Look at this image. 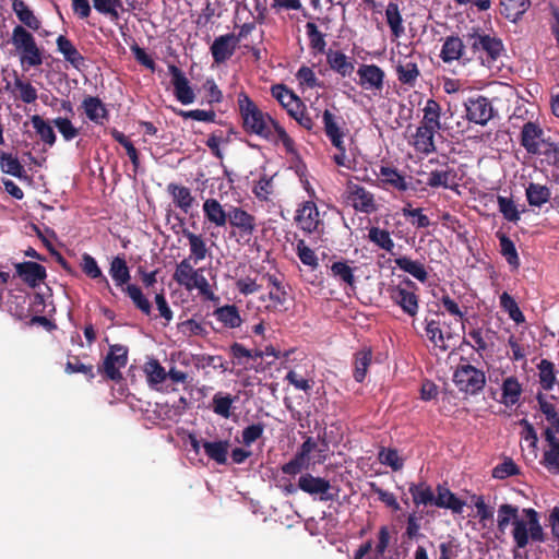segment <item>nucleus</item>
Segmentation results:
<instances>
[{"mask_svg": "<svg viewBox=\"0 0 559 559\" xmlns=\"http://www.w3.org/2000/svg\"><path fill=\"white\" fill-rule=\"evenodd\" d=\"M465 55L464 40L457 35H451L444 38L439 57L444 63H452L463 59Z\"/></svg>", "mask_w": 559, "mask_h": 559, "instance_id": "24", "label": "nucleus"}, {"mask_svg": "<svg viewBox=\"0 0 559 559\" xmlns=\"http://www.w3.org/2000/svg\"><path fill=\"white\" fill-rule=\"evenodd\" d=\"M182 235L188 239L190 247V263H199L203 261L210 253L205 238L200 234H194L187 228L182 229Z\"/></svg>", "mask_w": 559, "mask_h": 559, "instance_id": "27", "label": "nucleus"}, {"mask_svg": "<svg viewBox=\"0 0 559 559\" xmlns=\"http://www.w3.org/2000/svg\"><path fill=\"white\" fill-rule=\"evenodd\" d=\"M526 520L520 519L512 528V538L516 549H524L530 542L545 543L546 533L539 522V514L536 510L527 508L523 510Z\"/></svg>", "mask_w": 559, "mask_h": 559, "instance_id": "3", "label": "nucleus"}, {"mask_svg": "<svg viewBox=\"0 0 559 559\" xmlns=\"http://www.w3.org/2000/svg\"><path fill=\"white\" fill-rule=\"evenodd\" d=\"M519 521V507L503 503L498 509L497 527L498 531L504 533L510 523L515 527V522Z\"/></svg>", "mask_w": 559, "mask_h": 559, "instance_id": "48", "label": "nucleus"}, {"mask_svg": "<svg viewBox=\"0 0 559 559\" xmlns=\"http://www.w3.org/2000/svg\"><path fill=\"white\" fill-rule=\"evenodd\" d=\"M238 44L239 37H236L233 33L216 37L210 47L214 63L226 62L234 55Z\"/></svg>", "mask_w": 559, "mask_h": 559, "instance_id": "16", "label": "nucleus"}, {"mask_svg": "<svg viewBox=\"0 0 559 559\" xmlns=\"http://www.w3.org/2000/svg\"><path fill=\"white\" fill-rule=\"evenodd\" d=\"M340 212L335 206L325 203L317 204V236L330 234L334 225H338Z\"/></svg>", "mask_w": 559, "mask_h": 559, "instance_id": "20", "label": "nucleus"}, {"mask_svg": "<svg viewBox=\"0 0 559 559\" xmlns=\"http://www.w3.org/2000/svg\"><path fill=\"white\" fill-rule=\"evenodd\" d=\"M261 282L269 289L267 297H261L262 301L269 300L266 308L269 310H280L287 300V292L283 285V276L277 273H264L261 275Z\"/></svg>", "mask_w": 559, "mask_h": 559, "instance_id": "11", "label": "nucleus"}, {"mask_svg": "<svg viewBox=\"0 0 559 559\" xmlns=\"http://www.w3.org/2000/svg\"><path fill=\"white\" fill-rule=\"evenodd\" d=\"M396 75L397 80L403 85L415 87L417 79L420 75V71L417 63L405 58L404 60L399 61L396 66Z\"/></svg>", "mask_w": 559, "mask_h": 559, "instance_id": "37", "label": "nucleus"}, {"mask_svg": "<svg viewBox=\"0 0 559 559\" xmlns=\"http://www.w3.org/2000/svg\"><path fill=\"white\" fill-rule=\"evenodd\" d=\"M426 334L433 345L440 348L442 352L448 350L449 345L445 343L444 335L440 329V323L436 320L427 321Z\"/></svg>", "mask_w": 559, "mask_h": 559, "instance_id": "62", "label": "nucleus"}, {"mask_svg": "<svg viewBox=\"0 0 559 559\" xmlns=\"http://www.w3.org/2000/svg\"><path fill=\"white\" fill-rule=\"evenodd\" d=\"M15 270L16 275L32 288L38 286L47 276L45 266L37 262L25 261L16 263Z\"/></svg>", "mask_w": 559, "mask_h": 559, "instance_id": "19", "label": "nucleus"}, {"mask_svg": "<svg viewBox=\"0 0 559 559\" xmlns=\"http://www.w3.org/2000/svg\"><path fill=\"white\" fill-rule=\"evenodd\" d=\"M437 493L436 507L450 509L453 513H462L465 502L457 498L450 489L439 485Z\"/></svg>", "mask_w": 559, "mask_h": 559, "instance_id": "33", "label": "nucleus"}, {"mask_svg": "<svg viewBox=\"0 0 559 559\" xmlns=\"http://www.w3.org/2000/svg\"><path fill=\"white\" fill-rule=\"evenodd\" d=\"M12 9L21 23L33 31H38L40 21L35 16L34 12L26 5L23 0H13Z\"/></svg>", "mask_w": 559, "mask_h": 559, "instance_id": "44", "label": "nucleus"}, {"mask_svg": "<svg viewBox=\"0 0 559 559\" xmlns=\"http://www.w3.org/2000/svg\"><path fill=\"white\" fill-rule=\"evenodd\" d=\"M371 360L372 350L370 347H365L355 354L354 379L357 382H362L365 380Z\"/></svg>", "mask_w": 559, "mask_h": 559, "instance_id": "46", "label": "nucleus"}, {"mask_svg": "<svg viewBox=\"0 0 559 559\" xmlns=\"http://www.w3.org/2000/svg\"><path fill=\"white\" fill-rule=\"evenodd\" d=\"M128 362V347L121 344H114L109 346V352L106 355L103 366L98 369L107 379L112 381H120L122 373L120 369Z\"/></svg>", "mask_w": 559, "mask_h": 559, "instance_id": "9", "label": "nucleus"}, {"mask_svg": "<svg viewBox=\"0 0 559 559\" xmlns=\"http://www.w3.org/2000/svg\"><path fill=\"white\" fill-rule=\"evenodd\" d=\"M11 43L20 52L27 49L29 46L36 43L34 36L25 29L22 25H16L13 28Z\"/></svg>", "mask_w": 559, "mask_h": 559, "instance_id": "59", "label": "nucleus"}, {"mask_svg": "<svg viewBox=\"0 0 559 559\" xmlns=\"http://www.w3.org/2000/svg\"><path fill=\"white\" fill-rule=\"evenodd\" d=\"M323 131L337 153L333 155V160L337 166L352 168V162L346 155L344 143L345 131L342 128L343 118L325 109L322 115Z\"/></svg>", "mask_w": 559, "mask_h": 559, "instance_id": "5", "label": "nucleus"}, {"mask_svg": "<svg viewBox=\"0 0 559 559\" xmlns=\"http://www.w3.org/2000/svg\"><path fill=\"white\" fill-rule=\"evenodd\" d=\"M379 176L383 188L394 189L399 192H405L409 188L404 175H402L396 168L391 166H381Z\"/></svg>", "mask_w": 559, "mask_h": 559, "instance_id": "29", "label": "nucleus"}, {"mask_svg": "<svg viewBox=\"0 0 559 559\" xmlns=\"http://www.w3.org/2000/svg\"><path fill=\"white\" fill-rule=\"evenodd\" d=\"M426 185L433 189L456 190L459 187L457 173L448 163H444L440 168L433 169L428 174Z\"/></svg>", "mask_w": 559, "mask_h": 559, "instance_id": "15", "label": "nucleus"}, {"mask_svg": "<svg viewBox=\"0 0 559 559\" xmlns=\"http://www.w3.org/2000/svg\"><path fill=\"white\" fill-rule=\"evenodd\" d=\"M287 114L293 117L300 126L310 130L312 128V119L305 110L306 106L298 96L295 97L290 106L286 108Z\"/></svg>", "mask_w": 559, "mask_h": 559, "instance_id": "56", "label": "nucleus"}, {"mask_svg": "<svg viewBox=\"0 0 559 559\" xmlns=\"http://www.w3.org/2000/svg\"><path fill=\"white\" fill-rule=\"evenodd\" d=\"M408 491L412 496L413 502L416 507L419 506H435L436 496L430 485L425 481L419 484H409Z\"/></svg>", "mask_w": 559, "mask_h": 559, "instance_id": "36", "label": "nucleus"}, {"mask_svg": "<svg viewBox=\"0 0 559 559\" xmlns=\"http://www.w3.org/2000/svg\"><path fill=\"white\" fill-rule=\"evenodd\" d=\"M423 112H424V117H423L420 124L429 127V128H433L439 131L441 129V122H440L441 106H440V104L437 100H435L433 98H429L426 102Z\"/></svg>", "mask_w": 559, "mask_h": 559, "instance_id": "45", "label": "nucleus"}, {"mask_svg": "<svg viewBox=\"0 0 559 559\" xmlns=\"http://www.w3.org/2000/svg\"><path fill=\"white\" fill-rule=\"evenodd\" d=\"M530 5V0H500V13L509 21L516 22Z\"/></svg>", "mask_w": 559, "mask_h": 559, "instance_id": "38", "label": "nucleus"}, {"mask_svg": "<svg viewBox=\"0 0 559 559\" xmlns=\"http://www.w3.org/2000/svg\"><path fill=\"white\" fill-rule=\"evenodd\" d=\"M229 445L230 444L228 440L202 442V448L206 456L221 465L227 463Z\"/></svg>", "mask_w": 559, "mask_h": 559, "instance_id": "39", "label": "nucleus"}, {"mask_svg": "<svg viewBox=\"0 0 559 559\" xmlns=\"http://www.w3.org/2000/svg\"><path fill=\"white\" fill-rule=\"evenodd\" d=\"M109 274L114 280L116 286L124 288L131 278L130 270L123 257L117 255L110 262Z\"/></svg>", "mask_w": 559, "mask_h": 559, "instance_id": "41", "label": "nucleus"}, {"mask_svg": "<svg viewBox=\"0 0 559 559\" xmlns=\"http://www.w3.org/2000/svg\"><path fill=\"white\" fill-rule=\"evenodd\" d=\"M537 369L542 389L550 391L556 383L555 364L548 359H542Z\"/></svg>", "mask_w": 559, "mask_h": 559, "instance_id": "51", "label": "nucleus"}, {"mask_svg": "<svg viewBox=\"0 0 559 559\" xmlns=\"http://www.w3.org/2000/svg\"><path fill=\"white\" fill-rule=\"evenodd\" d=\"M326 62L331 70L343 78L350 76L354 72V62L340 50L329 49L326 52Z\"/></svg>", "mask_w": 559, "mask_h": 559, "instance_id": "31", "label": "nucleus"}, {"mask_svg": "<svg viewBox=\"0 0 559 559\" xmlns=\"http://www.w3.org/2000/svg\"><path fill=\"white\" fill-rule=\"evenodd\" d=\"M346 198L356 212L369 215L378 211L374 194L358 183L347 182Z\"/></svg>", "mask_w": 559, "mask_h": 559, "instance_id": "8", "label": "nucleus"}, {"mask_svg": "<svg viewBox=\"0 0 559 559\" xmlns=\"http://www.w3.org/2000/svg\"><path fill=\"white\" fill-rule=\"evenodd\" d=\"M464 106L467 120L476 124L485 126L493 116V108L486 96L468 97Z\"/></svg>", "mask_w": 559, "mask_h": 559, "instance_id": "12", "label": "nucleus"}, {"mask_svg": "<svg viewBox=\"0 0 559 559\" xmlns=\"http://www.w3.org/2000/svg\"><path fill=\"white\" fill-rule=\"evenodd\" d=\"M237 103L246 133L255 134L274 145L282 143L289 154L295 152L294 140L286 130L269 114L263 112L247 93H239Z\"/></svg>", "mask_w": 559, "mask_h": 559, "instance_id": "1", "label": "nucleus"}, {"mask_svg": "<svg viewBox=\"0 0 559 559\" xmlns=\"http://www.w3.org/2000/svg\"><path fill=\"white\" fill-rule=\"evenodd\" d=\"M527 202L531 206L540 207L551 199V192L548 187L530 182L525 189Z\"/></svg>", "mask_w": 559, "mask_h": 559, "instance_id": "43", "label": "nucleus"}, {"mask_svg": "<svg viewBox=\"0 0 559 559\" xmlns=\"http://www.w3.org/2000/svg\"><path fill=\"white\" fill-rule=\"evenodd\" d=\"M167 192L171 197L176 207H179L185 214L193 207L195 199L191 190L182 185L170 182L167 185Z\"/></svg>", "mask_w": 559, "mask_h": 559, "instance_id": "25", "label": "nucleus"}, {"mask_svg": "<svg viewBox=\"0 0 559 559\" xmlns=\"http://www.w3.org/2000/svg\"><path fill=\"white\" fill-rule=\"evenodd\" d=\"M276 487L286 496L296 493L298 489L314 495V477L309 473L302 474L298 479L297 486L290 478L282 477L277 480Z\"/></svg>", "mask_w": 559, "mask_h": 559, "instance_id": "28", "label": "nucleus"}, {"mask_svg": "<svg viewBox=\"0 0 559 559\" xmlns=\"http://www.w3.org/2000/svg\"><path fill=\"white\" fill-rule=\"evenodd\" d=\"M438 130L420 124L414 134L413 146L414 148L425 155L436 151L435 134Z\"/></svg>", "mask_w": 559, "mask_h": 559, "instance_id": "30", "label": "nucleus"}, {"mask_svg": "<svg viewBox=\"0 0 559 559\" xmlns=\"http://www.w3.org/2000/svg\"><path fill=\"white\" fill-rule=\"evenodd\" d=\"M168 73L171 75V84L174 86V95L182 105L192 104L195 99V94L190 86L185 72L174 63H169Z\"/></svg>", "mask_w": 559, "mask_h": 559, "instance_id": "14", "label": "nucleus"}, {"mask_svg": "<svg viewBox=\"0 0 559 559\" xmlns=\"http://www.w3.org/2000/svg\"><path fill=\"white\" fill-rule=\"evenodd\" d=\"M144 372L151 386L163 383L167 378L165 368L157 359H151L144 365Z\"/></svg>", "mask_w": 559, "mask_h": 559, "instance_id": "55", "label": "nucleus"}, {"mask_svg": "<svg viewBox=\"0 0 559 559\" xmlns=\"http://www.w3.org/2000/svg\"><path fill=\"white\" fill-rule=\"evenodd\" d=\"M235 399L229 394L217 392L212 400L213 412L224 418H229L231 415V406Z\"/></svg>", "mask_w": 559, "mask_h": 559, "instance_id": "60", "label": "nucleus"}, {"mask_svg": "<svg viewBox=\"0 0 559 559\" xmlns=\"http://www.w3.org/2000/svg\"><path fill=\"white\" fill-rule=\"evenodd\" d=\"M402 214L406 218L412 217L411 224L416 228H427L431 224L429 217L423 213V209H413L411 203L402 209Z\"/></svg>", "mask_w": 559, "mask_h": 559, "instance_id": "63", "label": "nucleus"}, {"mask_svg": "<svg viewBox=\"0 0 559 559\" xmlns=\"http://www.w3.org/2000/svg\"><path fill=\"white\" fill-rule=\"evenodd\" d=\"M94 9L104 15H108L111 21L119 20V10H123L121 0H93Z\"/></svg>", "mask_w": 559, "mask_h": 559, "instance_id": "57", "label": "nucleus"}, {"mask_svg": "<svg viewBox=\"0 0 559 559\" xmlns=\"http://www.w3.org/2000/svg\"><path fill=\"white\" fill-rule=\"evenodd\" d=\"M544 134V130L537 123L528 121L522 127L520 143L533 155L557 153V145L545 139Z\"/></svg>", "mask_w": 559, "mask_h": 559, "instance_id": "7", "label": "nucleus"}, {"mask_svg": "<svg viewBox=\"0 0 559 559\" xmlns=\"http://www.w3.org/2000/svg\"><path fill=\"white\" fill-rule=\"evenodd\" d=\"M501 391V403L506 406H513L520 401L523 389L518 378L510 376L503 380Z\"/></svg>", "mask_w": 559, "mask_h": 559, "instance_id": "34", "label": "nucleus"}, {"mask_svg": "<svg viewBox=\"0 0 559 559\" xmlns=\"http://www.w3.org/2000/svg\"><path fill=\"white\" fill-rule=\"evenodd\" d=\"M395 265L411 274L413 277H415L417 281L425 283L428 278V273L426 271L425 265L419 261H414L408 257H400L394 260Z\"/></svg>", "mask_w": 559, "mask_h": 559, "instance_id": "42", "label": "nucleus"}, {"mask_svg": "<svg viewBox=\"0 0 559 559\" xmlns=\"http://www.w3.org/2000/svg\"><path fill=\"white\" fill-rule=\"evenodd\" d=\"M467 47L481 60L483 64L490 66L497 61L504 47L500 38L491 36L480 28H473L464 35Z\"/></svg>", "mask_w": 559, "mask_h": 559, "instance_id": "4", "label": "nucleus"}, {"mask_svg": "<svg viewBox=\"0 0 559 559\" xmlns=\"http://www.w3.org/2000/svg\"><path fill=\"white\" fill-rule=\"evenodd\" d=\"M453 382L460 392L477 395L486 385V374L471 364H460L454 370Z\"/></svg>", "mask_w": 559, "mask_h": 559, "instance_id": "6", "label": "nucleus"}, {"mask_svg": "<svg viewBox=\"0 0 559 559\" xmlns=\"http://www.w3.org/2000/svg\"><path fill=\"white\" fill-rule=\"evenodd\" d=\"M56 44L57 50L74 69L81 71L86 67L85 57L78 50V48L67 36L59 35L56 39Z\"/></svg>", "mask_w": 559, "mask_h": 559, "instance_id": "21", "label": "nucleus"}, {"mask_svg": "<svg viewBox=\"0 0 559 559\" xmlns=\"http://www.w3.org/2000/svg\"><path fill=\"white\" fill-rule=\"evenodd\" d=\"M329 269L333 277L349 286H354V269L347 263V261H334Z\"/></svg>", "mask_w": 559, "mask_h": 559, "instance_id": "53", "label": "nucleus"}, {"mask_svg": "<svg viewBox=\"0 0 559 559\" xmlns=\"http://www.w3.org/2000/svg\"><path fill=\"white\" fill-rule=\"evenodd\" d=\"M358 84L367 91L381 92L384 86V71L377 64H360L357 70Z\"/></svg>", "mask_w": 559, "mask_h": 559, "instance_id": "17", "label": "nucleus"}, {"mask_svg": "<svg viewBox=\"0 0 559 559\" xmlns=\"http://www.w3.org/2000/svg\"><path fill=\"white\" fill-rule=\"evenodd\" d=\"M87 119L96 124L103 126L109 118L108 109L97 96H86L81 104Z\"/></svg>", "mask_w": 559, "mask_h": 559, "instance_id": "22", "label": "nucleus"}, {"mask_svg": "<svg viewBox=\"0 0 559 559\" xmlns=\"http://www.w3.org/2000/svg\"><path fill=\"white\" fill-rule=\"evenodd\" d=\"M194 263H190V259L181 260L177 265L173 275L174 281L183 286L187 290L198 289L199 294L206 300L218 302L219 297L216 296L209 281L203 275V269H194Z\"/></svg>", "mask_w": 559, "mask_h": 559, "instance_id": "2", "label": "nucleus"}, {"mask_svg": "<svg viewBox=\"0 0 559 559\" xmlns=\"http://www.w3.org/2000/svg\"><path fill=\"white\" fill-rule=\"evenodd\" d=\"M536 400L538 402L539 409L545 415L547 421L554 428L559 429V414L557 413L555 405L548 402L542 392L537 393Z\"/></svg>", "mask_w": 559, "mask_h": 559, "instance_id": "64", "label": "nucleus"}, {"mask_svg": "<svg viewBox=\"0 0 559 559\" xmlns=\"http://www.w3.org/2000/svg\"><path fill=\"white\" fill-rule=\"evenodd\" d=\"M368 238L371 242L376 243L379 248L392 252L394 242L390 236V233L379 227H371L368 231Z\"/></svg>", "mask_w": 559, "mask_h": 559, "instance_id": "61", "label": "nucleus"}, {"mask_svg": "<svg viewBox=\"0 0 559 559\" xmlns=\"http://www.w3.org/2000/svg\"><path fill=\"white\" fill-rule=\"evenodd\" d=\"M0 167L3 173L16 178H22L25 175L24 167L19 158L10 153H0Z\"/></svg>", "mask_w": 559, "mask_h": 559, "instance_id": "54", "label": "nucleus"}, {"mask_svg": "<svg viewBox=\"0 0 559 559\" xmlns=\"http://www.w3.org/2000/svg\"><path fill=\"white\" fill-rule=\"evenodd\" d=\"M342 429L340 426L331 424L330 429L325 426L323 429V433H318L317 438V453L318 460L317 462H321L325 460L326 455L323 452L330 450V445L336 447L342 439Z\"/></svg>", "mask_w": 559, "mask_h": 559, "instance_id": "23", "label": "nucleus"}, {"mask_svg": "<svg viewBox=\"0 0 559 559\" xmlns=\"http://www.w3.org/2000/svg\"><path fill=\"white\" fill-rule=\"evenodd\" d=\"M313 449L314 441L312 437H308L295 456L289 462L282 465V473L288 476L287 478H290L292 480L297 475H302V472L309 468L310 453Z\"/></svg>", "mask_w": 559, "mask_h": 559, "instance_id": "13", "label": "nucleus"}, {"mask_svg": "<svg viewBox=\"0 0 559 559\" xmlns=\"http://www.w3.org/2000/svg\"><path fill=\"white\" fill-rule=\"evenodd\" d=\"M33 128L35 129L37 135L40 138V140L49 145L52 146L56 143L57 136L52 129V127L46 122L39 115H34L31 118Z\"/></svg>", "mask_w": 559, "mask_h": 559, "instance_id": "52", "label": "nucleus"}, {"mask_svg": "<svg viewBox=\"0 0 559 559\" xmlns=\"http://www.w3.org/2000/svg\"><path fill=\"white\" fill-rule=\"evenodd\" d=\"M123 292L129 296L138 310H140L145 316L151 314L152 305L139 286L134 284H128L123 288Z\"/></svg>", "mask_w": 559, "mask_h": 559, "instance_id": "49", "label": "nucleus"}, {"mask_svg": "<svg viewBox=\"0 0 559 559\" xmlns=\"http://www.w3.org/2000/svg\"><path fill=\"white\" fill-rule=\"evenodd\" d=\"M213 316L223 323L225 328L236 329L242 323L239 310L235 305H225L214 310Z\"/></svg>", "mask_w": 559, "mask_h": 559, "instance_id": "40", "label": "nucleus"}, {"mask_svg": "<svg viewBox=\"0 0 559 559\" xmlns=\"http://www.w3.org/2000/svg\"><path fill=\"white\" fill-rule=\"evenodd\" d=\"M386 23L395 37L404 34L403 19L396 2H389L385 9Z\"/></svg>", "mask_w": 559, "mask_h": 559, "instance_id": "50", "label": "nucleus"}, {"mask_svg": "<svg viewBox=\"0 0 559 559\" xmlns=\"http://www.w3.org/2000/svg\"><path fill=\"white\" fill-rule=\"evenodd\" d=\"M405 286L397 285L389 288L391 299L399 305L409 317H415L418 312V296L411 289L416 288V284L406 278Z\"/></svg>", "mask_w": 559, "mask_h": 559, "instance_id": "10", "label": "nucleus"}, {"mask_svg": "<svg viewBox=\"0 0 559 559\" xmlns=\"http://www.w3.org/2000/svg\"><path fill=\"white\" fill-rule=\"evenodd\" d=\"M496 236L499 239L500 253L513 269H518L520 266V258L514 242L501 231H497Z\"/></svg>", "mask_w": 559, "mask_h": 559, "instance_id": "47", "label": "nucleus"}, {"mask_svg": "<svg viewBox=\"0 0 559 559\" xmlns=\"http://www.w3.org/2000/svg\"><path fill=\"white\" fill-rule=\"evenodd\" d=\"M295 240H296V253L298 255V258L300 259V261L310 267L309 271H307L306 273L302 272V270H300L301 272V277L304 278V281L306 283H308L309 285H313L314 282L312 280V274H311V271L312 269H314V250H312L307 243H306V240L302 239V238H298L297 235H295Z\"/></svg>", "mask_w": 559, "mask_h": 559, "instance_id": "32", "label": "nucleus"}, {"mask_svg": "<svg viewBox=\"0 0 559 559\" xmlns=\"http://www.w3.org/2000/svg\"><path fill=\"white\" fill-rule=\"evenodd\" d=\"M202 209L204 217L209 223L216 227H226L229 216V209L226 211L218 200L214 198L206 199Z\"/></svg>", "mask_w": 559, "mask_h": 559, "instance_id": "26", "label": "nucleus"}, {"mask_svg": "<svg viewBox=\"0 0 559 559\" xmlns=\"http://www.w3.org/2000/svg\"><path fill=\"white\" fill-rule=\"evenodd\" d=\"M81 269H82V272L91 280H94L96 282L106 281V276L104 275L100 267L98 266L97 261L95 260L94 257H92L88 253H83Z\"/></svg>", "mask_w": 559, "mask_h": 559, "instance_id": "58", "label": "nucleus"}, {"mask_svg": "<svg viewBox=\"0 0 559 559\" xmlns=\"http://www.w3.org/2000/svg\"><path fill=\"white\" fill-rule=\"evenodd\" d=\"M241 237H250L255 231V217L240 206L230 205L227 222Z\"/></svg>", "mask_w": 559, "mask_h": 559, "instance_id": "18", "label": "nucleus"}, {"mask_svg": "<svg viewBox=\"0 0 559 559\" xmlns=\"http://www.w3.org/2000/svg\"><path fill=\"white\" fill-rule=\"evenodd\" d=\"M313 213L314 202L312 200L305 201L296 211L295 222L305 234L310 235L314 230Z\"/></svg>", "mask_w": 559, "mask_h": 559, "instance_id": "35", "label": "nucleus"}]
</instances>
